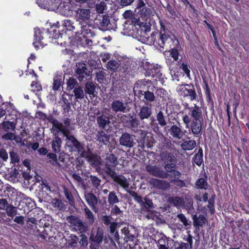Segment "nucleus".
Here are the masks:
<instances>
[{"instance_id": "f257e3e1", "label": "nucleus", "mask_w": 249, "mask_h": 249, "mask_svg": "<svg viewBox=\"0 0 249 249\" xmlns=\"http://www.w3.org/2000/svg\"><path fill=\"white\" fill-rule=\"evenodd\" d=\"M183 105V109L180 113L182 115V122L185 127L195 137L200 136L204 121L202 107L196 104H194V106H190L187 103H184Z\"/></svg>"}, {"instance_id": "f03ea898", "label": "nucleus", "mask_w": 249, "mask_h": 249, "mask_svg": "<svg viewBox=\"0 0 249 249\" xmlns=\"http://www.w3.org/2000/svg\"><path fill=\"white\" fill-rule=\"evenodd\" d=\"M160 31L153 32L148 39L150 40V43L154 46L157 49L163 51H167L168 48H171L174 46V43L176 41L178 44V41L174 36L172 37L170 36L171 32L165 27L163 23L160 22Z\"/></svg>"}, {"instance_id": "7ed1b4c3", "label": "nucleus", "mask_w": 249, "mask_h": 249, "mask_svg": "<svg viewBox=\"0 0 249 249\" xmlns=\"http://www.w3.org/2000/svg\"><path fill=\"white\" fill-rule=\"evenodd\" d=\"M57 27H51L50 29H42L39 28H34V41L33 45L37 50L39 49V46L43 47L47 45L48 41H51L50 39H59L62 38L63 36H66V31L64 30L62 32L59 30L57 29Z\"/></svg>"}, {"instance_id": "20e7f679", "label": "nucleus", "mask_w": 249, "mask_h": 249, "mask_svg": "<svg viewBox=\"0 0 249 249\" xmlns=\"http://www.w3.org/2000/svg\"><path fill=\"white\" fill-rule=\"evenodd\" d=\"M75 18L77 21H78V26L80 29V34L81 36L79 39L82 40V38L86 39V41H89V38L93 36V33L89 27L91 26L90 24V11L89 9L78 8L75 10Z\"/></svg>"}, {"instance_id": "39448f33", "label": "nucleus", "mask_w": 249, "mask_h": 249, "mask_svg": "<svg viewBox=\"0 0 249 249\" xmlns=\"http://www.w3.org/2000/svg\"><path fill=\"white\" fill-rule=\"evenodd\" d=\"M179 95L190 102L196 100L197 95L193 84H184L179 85L177 89Z\"/></svg>"}, {"instance_id": "423d86ee", "label": "nucleus", "mask_w": 249, "mask_h": 249, "mask_svg": "<svg viewBox=\"0 0 249 249\" xmlns=\"http://www.w3.org/2000/svg\"><path fill=\"white\" fill-rule=\"evenodd\" d=\"M160 160L164 169L169 167H176V160L174 155L168 151H162L160 153Z\"/></svg>"}, {"instance_id": "0eeeda50", "label": "nucleus", "mask_w": 249, "mask_h": 249, "mask_svg": "<svg viewBox=\"0 0 249 249\" xmlns=\"http://www.w3.org/2000/svg\"><path fill=\"white\" fill-rule=\"evenodd\" d=\"M70 223L75 231L82 234L87 232L89 226L86 222H83L79 217L74 216H71Z\"/></svg>"}, {"instance_id": "6e6552de", "label": "nucleus", "mask_w": 249, "mask_h": 249, "mask_svg": "<svg viewBox=\"0 0 249 249\" xmlns=\"http://www.w3.org/2000/svg\"><path fill=\"white\" fill-rule=\"evenodd\" d=\"M145 70V75L146 76H151L152 77H155L156 81H160L163 79V74L161 72V70L158 66H155L154 65H150L146 66Z\"/></svg>"}, {"instance_id": "1a4fd4ad", "label": "nucleus", "mask_w": 249, "mask_h": 249, "mask_svg": "<svg viewBox=\"0 0 249 249\" xmlns=\"http://www.w3.org/2000/svg\"><path fill=\"white\" fill-rule=\"evenodd\" d=\"M119 144L126 148L133 147L136 144L135 136L127 132L123 133L119 139Z\"/></svg>"}, {"instance_id": "9d476101", "label": "nucleus", "mask_w": 249, "mask_h": 249, "mask_svg": "<svg viewBox=\"0 0 249 249\" xmlns=\"http://www.w3.org/2000/svg\"><path fill=\"white\" fill-rule=\"evenodd\" d=\"M83 145L84 144L79 142L73 135H71L66 141V145L70 152L81 151Z\"/></svg>"}, {"instance_id": "9b49d317", "label": "nucleus", "mask_w": 249, "mask_h": 249, "mask_svg": "<svg viewBox=\"0 0 249 249\" xmlns=\"http://www.w3.org/2000/svg\"><path fill=\"white\" fill-rule=\"evenodd\" d=\"M121 232L122 237H123V244L128 242H132V243H129L128 245L130 248H132L135 245V242L136 240V236L130 232L128 227L123 228L121 230Z\"/></svg>"}, {"instance_id": "f8f14e48", "label": "nucleus", "mask_w": 249, "mask_h": 249, "mask_svg": "<svg viewBox=\"0 0 249 249\" xmlns=\"http://www.w3.org/2000/svg\"><path fill=\"white\" fill-rule=\"evenodd\" d=\"M146 171L151 175L161 178L167 177V173L156 165H148L146 166Z\"/></svg>"}, {"instance_id": "ddd939ff", "label": "nucleus", "mask_w": 249, "mask_h": 249, "mask_svg": "<svg viewBox=\"0 0 249 249\" xmlns=\"http://www.w3.org/2000/svg\"><path fill=\"white\" fill-rule=\"evenodd\" d=\"M152 110L151 107L142 106L140 107L137 116L141 121L151 119Z\"/></svg>"}, {"instance_id": "4468645a", "label": "nucleus", "mask_w": 249, "mask_h": 249, "mask_svg": "<svg viewBox=\"0 0 249 249\" xmlns=\"http://www.w3.org/2000/svg\"><path fill=\"white\" fill-rule=\"evenodd\" d=\"M52 124H53V128L54 131H56L55 134L61 132L64 136L66 137V141L68 140L69 137L71 136L70 135V131L68 129L66 128L62 123H59L57 120L53 119Z\"/></svg>"}, {"instance_id": "2eb2a0df", "label": "nucleus", "mask_w": 249, "mask_h": 249, "mask_svg": "<svg viewBox=\"0 0 249 249\" xmlns=\"http://www.w3.org/2000/svg\"><path fill=\"white\" fill-rule=\"evenodd\" d=\"M166 131L171 137L177 140L181 139L185 134L181 127L176 124H173L167 128Z\"/></svg>"}, {"instance_id": "dca6fc26", "label": "nucleus", "mask_w": 249, "mask_h": 249, "mask_svg": "<svg viewBox=\"0 0 249 249\" xmlns=\"http://www.w3.org/2000/svg\"><path fill=\"white\" fill-rule=\"evenodd\" d=\"M96 24L100 26L99 28L102 30L108 29V25L110 24V18L108 15L99 16L98 18L95 19Z\"/></svg>"}, {"instance_id": "f3484780", "label": "nucleus", "mask_w": 249, "mask_h": 249, "mask_svg": "<svg viewBox=\"0 0 249 249\" xmlns=\"http://www.w3.org/2000/svg\"><path fill=\"white\" fill-rule=\"evenodd\" d=\"M150 183L154 188L162 190H166L170 187L169 182L165 180L153 178Z\"/></svg>"}, {"instance_id": "a211bd4d", "label": "nucleus", "mask_w": 249, "mask_h": 249, "mask_svg": "<svg viewBox=\"0 0 249 249\" xmlns=\"http://www.w3.org/2000/svg\"><path fill=\"white\" fill-rule=\"evenodd\" d=\"M112 111L115 112H125L126 104L119 100H114L111 105Z\"/></svg>"}, {"instance_id": "6ab92c4d", "label": "nucleus", "mask_w": 249, "mask_h": 249, "mask_svg": "<svg viewBox=\"0 0 249 249\" xmlns=\"http://www.w3.org/2000/svg\"><path fill=\"white\" fill-rule=\"evenodd\" d=\"M107 133V131L98 130L96 134V139L99 142L107 145L109 142L110 139L109 135Z\"/></svg>"}, {"instance_id": "aec40b11", "label": "nucleus", "mask_w": 249, "mask_h": 249, "mask_svg": "<svg viewBox=\"0 0 249 249\" xmlns=\"http://www.w3.org/2000/svg\"><path fill=\"white\" fill-rule=\"evenodd\" d=\"M192 219L194 226L198 230H199L200 227H203V225L207 222L206 218L203 214H199L198 216H197L196 214H193L192 215Z\"/></svg>"}, {"instance_id": "412c9836", "label": "nucleus", "mask_w": 249, "mask_h": 249, "mask_svg": "<svg viewBox=\"0 0 249 249\" xmlns=\"http://www.w3.org/2000/svg\"><path fill=\"white\" fill-rule=\"evenodd\" d=\"M97 123L99 128L104 129L107 124H110V118L108 115L102 113L101 115L97 116Z\"/></svg>"}, {"instance_id": "4be33fe9", "label": "nucleus", "mask_w": 249, "mask_h": 249, "mask_svg": "<svg viewBox=\"0 0 249 249\" xmlns=\"http://www.w3.org/2000/svg\"><path fill=\"white\" fill-rule=\"evenodd\" d=\"M64 26L65 27V29L67 31H72L75 33V35L77 36L78 35H81L80 34V29L79 26H78V24L76 25V26L73 25V23L69 19H66L64 20Z\"/></svg>"}, {"instance_id": "5701e85b", "label": "nucleus", "mask_w": 249, "mask_h": 249, "mask_svg": "<svg viewBox=\"0 0 249 249\" xmlns=\"http://www.w3.org/2000/svg\"><path fill=\"white\" fill-rule=\"evenodd\" d=\"M86 199L89 205L95 212H97V208L96 207L98 203L96 196L92 193H88L86 196Z\"/></svg>"}, {"instance_id": "b1692460", "label": "nucleus", "mask_w": 249, "mask_h": 249, "mask_svg": "<svg viewBox=\"0 0 249 249\" xmlns=\"http://www.w3.org/2000/svg\"><path fill=\"white\" fill-rule=\"evenodd\" d=\"M144 201L141 204L142 213L150 212L154 207L152 200L147 197H144Z\"/></svg>"}, {"instance_id": "393cba45", "label": "nucleus", "mask_w": 249, "mask_h": 249, "mask_svg": "<svg viewBox=\"0 0 249 249\" xmlns=\"http://www.w3.org/2000/svg\"><path fill=\"white\" fill-rule=\"evenodd\" d=\"M55 136L53 138L51 146L53 152L55 153H58L60 151V148L62 144V140L58 136L54 134Z\"/></svg>"}, {"instance_id": "a878e982", "label": "nucleus", "mask_w": 249, "mask_h": 249, "mask_svg": "<svg viewBox=\"0 0 249 249\" xmlns=\"http://www.w3.org/2000/svg\"><path fill=\"white\" fill-rule=\"evenodd\" d=\"M104 233L102 229H98L95 235L91 234L89 237V241L95 244H99L102 243L103 239Z\"/></svg>"}, {"instance_id": "bb28decb", "label": "nucleus", "mask_w": 249, "mask_h": 249, "mask_svg": "<svg viewBox=\"0 0 249 249\" xmlns=\"http://www.w3.org/2000/svg\"><path fill=\"white\" fill-rule=\"evenodd\" d=\"M165 170V173H167V177L165 178H169L171 180H174L178 178H180L181 176V173L176 169V167H169Z\"/></svg>"}, {"instance_id": "cd10ccee", "label": "nucleus", "mask_w": 249, "mask_h": 249, "mask_svg": "<svg viewBox=\"0 0 249 249\" xmlns=\"http://www.w3.org/2000/svg\"><path fill=\"white\" fill-rule=\"evenodd\" d=\"M203 83L204 85L203 86V89L206 96V101L208 104H211L213 106V102L211 95V90L208 83L205 78H203Z\"/></svg>"}, {"instance_id": "c85d7f7f", "label": "nucleus", "mask_w": 249, "mask_h": 249, "mask_svg": "<svg viewBox=\"0 0 249 249\" xmlns=\"http://www.w3.org/2000/svg\"><path fill=\"white\" fill-rule=\"evenodd\" d=\"M85 218L87 223L90 226L92 225L96 219L93 213L87 207L84 208Z\"/></svg>"}, {"instance_id": "c756f323", "label": "nucleus", "mask_w": 249, "mask_h": 249, "mask_svg": "<svg viewBox=\"0 0 249 249\" xmlns=\"http://www.w3.org/2000/svg\"><path fill=\"white\" fill-rule=\"evenodd\" d=\"M87 69L84 64H79L76 70V73L78 75L79 81H82L87 75Z\"/></svg>"}, {"instance_id": "7c9ffc66", "label": "nucleus", "mask_w": 249, "mask_h": 249, "mask_svg": "<svg viewBox=\"0 0 249 249\" xmlns=\"http://www.w3.org/2000/svg\"><path fill=\"white\" fill-rule=\"evenodd\" d=\"M156 119L158 122V124L161 127H164L165 131H166L167 128L169 127V126L166 125L167 122L166 118L162 111H160L157 113L156 115Z\"/></svg>"}, {"instance_id": "2f4dec72", "label": "nucleus", "mask_w": 249, "mask_h": 249, "mask_svg": "<svg viewBox=\"0 0 249 249\" xmlns=\"http://www.w3.org/2000/svg\"><path fill=\"white\" fill-rule=\"evenodd\" d=\"M168 201L176 207L182 206L184 204V199L178 196L170 197Z\"/></svg>"}, {"instance_id": "473e14b6", "label": "nucleus", "mask_w": 249, "mask_h": 249, "mask_svg": "<svg viewBox=\"0 0 249 249\" xmlns=\"http://www.w3.org/2000/svg\"><path fill=\"white\" fill-rule=\"evenodd\" d=\"M205 178H199L196 180L195 183L196 187L197 189H205L206 190L208 188V184L207 182V176L205 175Z\"/></svg>"}, {"instance_id": "72a5a7b5", "label": "nucleus", "mask_w": 249, "mask_h": 249, "mask_svg": "<svg viewBox=\"0 0 249 249\" xmlns=\"http://www.w3.org/2000/svg\"><path fill=\"white\" fill-rule=\"evenodd\" d=\"M113 181L124 188H126L129 187V184L126 178L124 176L119 175L117 177L115 178V179H114Z\"/></svg>"}, {"instance_id": "f704fd0d", "label": "nucleus", "mask_w": 249, "mask_h": 249, "mask_svg": "<svg viewBox=\"0 0 249 249\" xmlns=\"http://www.w3.org/2000/svg\"><path fill=\"white\" fill-rule=\"evenodd\" d=\"M203 155L202 148L199 147L197 153L194 155L193 158V161L198 166H200L203 162Z\"/></svg>"}, {"instance_id": "c9c22d12", "label": "nucleus", "mask_w": 249, "mask_h": 249, "mask_svg": "<svg viewBox=\"0 0 249 249\" xmlns=\"http://www.w3.org/2000/svg\"><path fill=\"white\" fill-rule=\"evenodd\" d=\"M140 94H142L144 96L143 102H147L151 103L155 100V96L153 92L147 90L146 91L141 90L139 92Z\"/></svg>"}, {"instance_id": "e433bc0d", "label": "nucleus", "mask_w": 249, "mask_h": 249, "mask_svg": "<svg viewBox=\"0 0 249 249\" xmlns=\"http://www.w3.org/2000/svg\"><path fill=\"white\" fill-rule=\"evenodd\" d=\"M196 146V142L195 140L184 141L181 144V147L184 150H192Z\"/></svg>"}, {"instance_id": "4c0bfd02", "label": "nucleus", "mask_w": 249, "mask_h": 249, "mask_svg": "<svg viewBox=\"0 0 249 249\" xmlns=\"http://www.w3.org/2000/svg\"><path fill=\"white\" fill-rule=\"evenodd\" d=\"M138 14L142 19H147L150 17L152 14V10L150 8L144 7L140 9Z\"/></svg>"}, {"instance_id": "58836bf2", "label": "nucleus", "mask_w": 249, "mask_h": 249, "mask_svg": "<svg viewBox=\"0 0 249 249\" xmlns=\"http://www.w3.org/2000/svg\"><path fill=\"white\" fill-rule=\"evenodd\" d=\"M63 83V80L61 75L55 76L53 77V89L54 90H60V88Z\"/></svg>"}, {"instance_id": "ea45409f", "label": "nucleus", "mask_w": 249, "mask_h": 249, "mask_svg": "<svg viewBox=\"0 0 249 249\" xmlns=\"http://www.w3.org/2000/svg\"><path fill=\"white\" fill-rule=\"evenodd\" d=\"M120 64L117 60H111L107 64V69L112 71H116L119 68Z\"/></svg>"}, {"instance_id": "a19ab883", "label": "nucleus", "mask_w": 249, "mask_h": 249, "mask_svg": "<svg viewBox=\"0 0 249 249\" xmlns=\"http://www.w3.org/2000/svg\"><path fill=\"white\" fill-rule=\"evenodd\" d=\"M4 211L6 212L7 215L11 217H14L18 213L17 208L11 204L8 203Z\"/></svg>"}, {"instance_id": "79ce46f5", "label": "nucleus", "mask_w": 249, "mask_h": 249, "mask_svg": "<svg viewBox=\"0 0 249 249\" xmlns=\"http://www.w3.org/2000/svg\"><path fill=\"white\" fill-rule=\"evenodd\" d=\"M107 201L110 206H113L119 202V199L114 191H111L109 193Z\"/></svg>"}, {"instance_id": "37998d69", "label": "nucleus", "mask_w": 249, "mask_h": 249, "mask_svg": "<svg viewBox=\"0 0 249 249\" xmlns=\"http://www.w3.org/2000/svg\"><path fill=\"white\" fill-rule=\"evenodd\" d=\"M130 118V119L127 121L128 127L131 129L137 128L140 124L138 118L134 117L133 116H131Z\"/></svg>"}, {"instance_id": "c03bdc74", "label": "nucleus", "mask_w": 249, "mask_h": 249, "mask_svg": "<svg viewBox=\"0 0 249 249\" xmlns=\"http://www.w3.org/2000/svg\"><path fill=\"white\" fill-rule=\"evenodd\" d=\"M179 69L186 75L187 78L191 79L190 67L187 63L182 62L181 63L179 66Z\"/></svg>"}, {"instance_id": "a18cd8bd", "label": "nucleus", "mask_w": 249, "mask_h": 249, "mask_svg": "<svg viewBox=\"0 0 249 249\" xmlns=\"http://www.w3.org/2000/svg\"><path fill=\"white\" fill-rule=\"evenodd\" d=\"M215 197V195L213 194L208 201V204L207 205V208L209 209L211 214H214L215 212L214 201Z\"/></svg>"}, {"instance_id": "49530a36", "label": "nucleus", "mask_w": 249, "mask_h": 249, "mask_svg": "<svg viewBox=\"0 0 249 249\" xmlns=\"http://www.w3.org/2000/svg\"><path fill=\"white\" fill-rule=\"evenodd\" d=\"M116 156L113 154H110L106 158L107 166L115 167L117 164V160Z\"/></svg>"}, {"instance_id": "de8ad7c7", "label": "nucleus", "mask_w": 249, "mask_h": 249, "mask_svg": "<svg viewBox=\"0 0 249 249\" xmlns=\"http://www.w3.org/2000/svg\"><path fill=\"white\" fill-rule=\"evenodd\" d=\"M40 185L41 189H42V191L45 192L47 195L51 194L53 192V191L52 190V187L50 186L49 183L46 180H42V182Z\"/></svg>"}, {"instance_id": "09e8293b", "label": "nucleus", "mask_w": 249, "mask_h": 249, "mask_svg": "<svg viewBox=\"0 0 249 249\" xmlns=\"http://www.w3.org/2000/svg\"><path fill=\"white\" fill-rule=\"evenodd\" d=\"M3 128L6 131L9 130H15L16 127V124L14 122L6 121L2 124Z\"/></svg>"}, {"instance_id": "8fccbe9b", "label": "nucleus", "mask_w": 249, "mask_h": 249, "mask_svg": "<svg viewBox=\"0 0 249 249\" xmlns=\"http://www.w3.org/2000/svg\"><path fill=\"white\" fill-rule=\"evenodd\" d=\"M73 92L74 93L75 99L77 100H78V99L81 100L84 98V91L80 87L75 88L73 90Z\"/></svg>"}, {"instance_id": "3c124183", "label": "nucleus", "mask_w": 249, "mask_h": 249, "mask_svg": "<svg viewBox=\"0 0 249 249\" xmlns=\"http://www.w3.org/2000/svg\"><path fill=\"white\" fill-rule=\"evenodd\" d=\"M128 193L134 198L135 201L139 203L140 205L142 203H143L142 197L139 195L136 192L129 190Z\"/></svg>"}, {"instance_id": "603ef678", "label": "nucleus", "mask_w": 249, "mask_h": 249, "mask_svg": "<svg viewBox=\"0 0 249 249\" xmlns=\"http://www.w3.org/2000/svg\"><path fill=\"white\" fill-rule=\"evenodd\" d=\"M90 183L96 189H98L100 185L101 179L95 176L90 175L89 176Z\"/></svg>"}, {"instance_id": "864d4df0", "label": "nucleus", "mask_w": 249, "mask_h": 249, "mask_svg": "<svg viewBox=\"0 0 249 249\" xmlns=\"http://www.w3.org/2000/svg\"><path fill=\"white\" fill-rule=\"evenodd\" d=\"M85 91L86 93L93 94L95 91V86L92 82H88L85 85Z\"/></svg>"}, {"instance_id": "5fc2aeb1", "label": "nucleus", "mask_w": 249, "mask_h": 249, "mask_svg": "<svg viewBox=\"0 0 249 249\" xmlns=\"http://www.w3.org/2000/svg\"><path fill=\"white\" fill-rule=\"evenodd\" d=\"M64 194L66 197L69 200L70 205H72L74 203V200L71 192L68 189H64Z\"/></svg>"}, {"instance_id": "6e6d98bb", "label": "nucleus", "mask_w": 249, "mask_h": 249, "mask_svg": "<svg viewBox=\"0 0 249 249\" xmlns=\"http://www.w3.org/2000/svg\"><path fill=\"white\" fill-rule=\"evenodd\" d=\"M67 84V89L68 90H71L74 88L76 85H77V82L74 78L71 77L68 80Z\"/></svg>"}, {"instance_id": "4d7b16f0", "label": "nucleus", "mask_w": 249, "mask_h": 249, "mask_svg": "<svg viewBox=\"0 0 249 249\" xmlns=\"http://www.w3.org/2000/svg\"><path fill=\"white\" fill-rule=\"evenodd\" d=\"M37 116L41 120L45 121L47 120L49 122L52 123V122L53 119L51 116L47 117V115L45 113L42 111H38L36 113Z\"/></svg>"}, {"instance_id": "13d9d810", "label": "nucleus", "mask_w": 249, "mask_h": 249, "mask_svg": "<svg viewBox=\"0 0 249 249\" xmlns=\"http://www.w3.org/2000/svg\"><path fill=\"white\" fill-rule=\"evenodd\" d=\"M37 220L35 217L28 218L26 221L27 226L31 229L34 230V227H36L37 225Z\"/></svg>"}, {"instance_id": "bf43d9fd", "label": "nucleus", "mask_w": 249, "mask_h": 249, "mask_svg": "<svg viewBox=\"0 0 249 249\" xmlns=\"http://www.w3.org/2000/svg\"><path fill=\"white\" fill-rule=\"evenodd\" d=\"M70 239L69 240V243L70 246L71 247H75L77 246V243L79 240V238L76 235H71Z\"/></svg>"}, {"instance_id": "052dcab7", "label": "nucleus", "mask_w": 249, "mask_h": 249, "mask_svg": "<svg viewBox=\"0 0 249 249\" xmlns=\"http://www.w3.org/2000/svg\"><path fill=\"white\" fill-rule=\"evenodd\" d=\"M176 46L174 44V46L171 49L170 55L174 58V60L177 61L178 59L179 53L178 49L175 48Z\"/></svg>"}, {"instance_id": "680f3d73", "label": "nucleus", "mask_w": 249, "mask_h": 249, "mask_svg": "<svg viewBox=\"0 0 249 249\" xmlns=\"http://www.w3.org/2000/svg\"><path fill=\"white\" fill-rule=\"evenodd\" d=\"M31 86L32 88V90L34 92H38L42 90L41 85L39 83L36 81H33Z\"/></svg>"}, {"instance_id": "e2e57ef3", "label": "nucleus", "mask_w": 249, "mask_h": 249, "mask_svg": "<svg viewBox=\"0 0 249 249\" xmlns=\"http://www.w3.org/2000/svg\"><path fill=\"white\" fill-rule=\"evenodd\" d=\"M11 161L13 163H18L19 162V157L17 153L13 151L10 153Z\"/></svg>"}, {"instance_id": "0e129e2a", "label": "nucleus", "mask_w": 249, "mask_h": 249, "mask_svg": "<svg viewBox=\"0 0 249 249\" xmlns=\"http://www.w3.org/2000/svg\"><path fill=\"white\" fill-rule=\"evenodd\" d=\"M179 178H178L174 180H171L170 182L174 183L175 185L180 188L185 187L186 184L185 182L183 180L180 179Z\"/></svg>"}, {"instance_id": "69168bd1", "label": "nucleus", "mask_w": 249, "mask_h": 249, "mask_svg": "<svg viewBox=\"0 0 249 249\" xmlns=\"http://www.w3.org/2000/svg\"><path fill=\"white\" fill-rule=\"evenodd\" d=\"M53 207L59 210H62L64 208V205L62 201L59 199H55L53 202Z\"/></svg>"}, {"instance_id": "338daca9", "label": "nucleus", "mask_w": 249, "mask_h": 249, "mask_svg": "<svg viewBox=\"0 0 249 249\" xmlns=\"http://www.w3.org/2000/svg\"><path fill=\"white\" fill-rule=\"evenodd\" d=\"M177 217L185 226H187L189 225L188 220L184 214L179 213L177 215Z\"/></svg>"}, {"instance_id": "774afa93", "label": "nucleus", "mask_w": 249, "mask_h": 249, "mask_svg": "<svg viewBox=\"0 0 249 249\" xmlns=\"http://www.w3.org/2000/svg\"><path fill=\"white\" fill-rule=\"evenodd\" d=\"M105 78V73L103 71H100L96 73V78L99 83H102Z\"/></svg>"}]
</instances>
